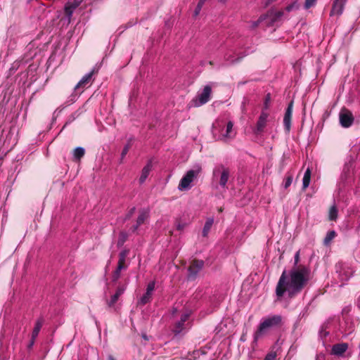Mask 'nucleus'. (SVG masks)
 Returning <instances> with one entry per match:
<instances>
[{
    "mask_svg": "<svg viewBox=\"0 0 360 360\" xmlns=\"http://www.w3.org/2000/svg\"><path fill=\"white\" fill-rule=\"evenodd\" d=\"M348 349L347 343H339L333 346L331 354L335 356H342Z\"/></svg>",
    "mask_w": 360,
    "mask_h": 360,
    "instance_id": "17",
    "label": "nucleus"
},
{
    "mask_svg": "<svg viewBox=\"0 0 360 360\" xmlns=\"http://www.w3.org/2000/svg\"><path fill=\"white\" fill-rule=\"evenodd\" d=\"M108 360H115V359L112 355H109L108 356Z\"/></svg>",
    "mask_w": 360,
    "mask_h": 360,
    "instance_id": "43",
    "label": "nucleus"
},
{
    "mask_svg": "<svg viewBox=\"0 0 360 360\" xmlns=\"http://www.w3.org/2000/svg\"><path fill=\"white\" fill-rule=\"evenodd\" d=\"M292 106H293L292 102L290 103L288 106V108H287V109H286V111H285V115H284V117H283L284 127L286 129V131H290V127H291V118H292Z\"/></svg>",
    "mask_w": 360,
    "mask_h": 360,
    "instance_id": "15",
    "label": "nucleus"
},
{
    "mask_svg": "<svg viewBox=\"0 0 360 360\" xmlns=\"http://www.w3.org/2000/svg\"><path fill=\"white\" fill-rule=\"evenodd\" d=\"M309 280V270L304 266H298L290 273V278L284 271L277 283L276 294L281 298L285 293L289 297H294L300 292Z\"/></svg>",
    "mask_w": 360,
    "mask_h": 360,
    "instance_id": "1",
    "label": "nucleus"
},
{
    "mask_svg": "<svg viewBox=\"0 0 360 360\" xmlns=\"http://www.w3.org/2000/svg\"><path fill=\"white\" fill-rule=\"evenodd\" d=\"M316 1L317 0H305L304 8L306 9H309V8L314 6L316 4Z\"/></svg>",
    "mask_w": 360,
    "mask_h": 360,
    "instance_id": "35",
    "label": "nucleus"
},
{
    "mask_svg": "<svg viewBox=\"0 0 360 360\" xmlns=\"http://www.w3.org/2000/svg\"><path fill=\"white\" fill-rule=\"evenodd\" d=\"M129 253L128 250H123L119 254V260L117 264V267L112 274V280L113 281H116L119 279L120 276V272L122 269H127V266L125 264L126 257Z\"/></svg>",
    "mask_w": 360,
    "mask_h": 360,
    "instance_id": "7",
    "label": "nucleus"
},
{
    "mask_svg": "<svg viewBox=\"0 0 360 360\" xmlns=\"http://www.w3.org/2000/svg\"><path fill=\"white\" fill-rule=\"evenodd\" d=\"M84 153L85 151L83 148L77 147L74 150V157L76 159L79 160L81 158L84 156Z\"/></svg>",
    "mask_w": 360,
    "mask_h": 360,
    "instance_id": "31",
    "label": "nucleus"
},
{
    "mask_svg": "<svg viewBox=\"0 0 360 360\" xmlns=\"http://www.w3.org/2000/svg\"><path fill=\"white\" fill-rule=\"evenodd\" d=\"M186 226V223L178 222L176 224V229L179 231H183L185 229Z\"/></svg>",
    "mask_w": 360,
    "mask_h": 360,
    "instance_id": "36",
    "label": "nucleus"
},
{
    "mask_svg": "<svg viewBox=\"0 0 360 360\" xmlns=\"http://www.w3.org/2000/svg\"><path fill=\"white\" fill-rule=\"evenodd\" d=\"M347 0H333L332 8L330 12V16H340L343 13L344 7Z\"/></svg>",
    "mask_w": 360,
    "mask_h": 360,
    "instance_id": "11",
    "label": "nucleus"
},
{
    "mask_svg": "<svg viewBox=\"0 0 360 360\" xmlns=\"http://www.w3.org/2000/svg\"><path fill=\"white\" fill-rule=\"evenodd\" d=\"M335 236H336V233L334 231H329L327 233L326 238H324V244L326 245L330 244V243L331 242V240H333L334 239Z\"/></svg>",
    "mask_w": 360,
    "mask_h": 360,
    "instance_id": "30",
    "label": "nucleus"
},
{
    "mask_svg": "<svg viewBox=\"0 0 360 360\" xmlns=\"http://www.w3.org/2000/svg\"><path fill=\"white\" fill-rule=\"evenodd\" d=\"M269 117V113L266 111H262L259 117V119L256 124L255 131V132L257 134L262 133L264 130V128L266 126L267 119Z\"/></svg>",
    "mask_w": 360,
    "mask_h": 360,
    "instance_id": "12",
    "label": "nucleus"
},
{
    "mask_svg": "<svg viewBox=\"0 0 360 360\" xmlns=\"http://www.w3.org/2000/svg\"><path fill=\"white\" fill-rule=\"evenodd\" d=\"M143 338L146 340H147V338H146V335H143Z\"/></svg>",
    "mask_w": 360,
    "mask_h": 360,
    "instance_id": "44",
    "label": "nucleus"
},
{
    "mask_svg": "<svg viewBox=\"0 0 360 360\" xmlns=\"http://www.w3.org/2000/svg\"><path fill=\"white\" fill-rule=\"evenodd\" d=\"M233 124L231 121H229L226 124L223 120H217L213 124L214 131H219L220 132L219 139L226 141L232 139L236 132L233 129Z\"/></svg>",
    "mask_w": 360,
    "mask_h": 360,
    "instance_id": "4",
    "label": "nucleus"
},
{
    "mask_svg": "<svg viewBox=\"0 0 360 360\" xmlns=\"http://www.w3.org/2000/svg\"><path fill=\"white\" fill-rule=\"evenodd\" d=\"M148 216V212L146 210H142L141 212H140L136 220V224L133 227V231H136L138 227L143 224L147 220Z\"/></svg>",
    "mask_w": 360,
    "mask_h": 360,
    "instance_id": "19",
    "label": "nucleus"
},
{
    "mask_svg": "<svg viewBox=\"0 0 360 360\" xmlns=\"http://www.w3.org/2000/svg\"><path fill=\"white\" fill-rule=\"evenodd\" d=\"M264 15L266 20V26H271L279 21L285 15L283 10H270Z\"/></svg>",
    "mask_w": 360,
    "mask_h": 360,
    "instance_id": "8",
    "label": "nucleus"
},
{
    "mask_svg": "<svg viewBox=\"0 0 360 360\" xmlns=\"http://www.w3.org/2000/svg\"><path fill=\"white\" fill-rule=\"evenodd\" d=\"M282 316L281 315H273L262 319L257 330L254 334V340L257 342L262 335L266 334L271 329L281 326Z\"/></svg>",
    "mask_w": 360,
    "mask_h": 360,
    "instance_id": "2",
    "label": "nucleus"
},
{
    "mask_svg": "<svg viewBox=\"0 0 360 360\" xmlns=\"http://www.w3.org/2000/svg\"><path fill=\"white\" fill-rule=\"evenodd\" d=\"M276 355L274 354H269L265 357L264 360H275Z\"/></svg>",
    "mask_w": 360,
    "mask_h": 360,
    "instance_id": "39",
    "label": "nucleus"
},
{
    "mask_svg": "<svg viewBox=\"0 0 360 360\" xmlns=\"http://www.w3.org/2000/svg\"><path fill=\"white\" fill-rule=\"evenodd\" d=\"M155 281H151L148 284L146 293L140 299V304L144 305L150 301L153 292L155 290Z\"/></svg>",
    "mask_w": 360,
    "mask_h": 360,
    "instance_id": "13",
    "label": "nucleus"
},
{
    "mask_svg": "<svg viewBox=\"0 0 360 360\" xmlns=\"http://www.w3.org/2000/svg\"><path fill=\"white\" fill-rule=\"evenodd\" d=\"M266 17L264 15H261L257 20L250 22V27L252 29H255L261 23H264L266 26Z\"/></svg>",
    "mask_w": 360,
    "mask_h": 360,
    "instance_id": "25",
    "label": "nucleus"
},
{
    "mask_svg": "<svg viewBox=\"0 0 360 360\" xmlns=\"http://www.w3.org/2000/svg\"><path fill=\"white\" fill-rule=\"evenodd\" d=\"M191 312L188 310L183 312L181 315L180 321L182 323H185L188 319L189 316H191Z\"/></svg>",
    "mask_w": 360,
    "mask_h": 360,
    "instance_id": "32",
    "label": "nucleus"
},
{
    "mask_svg": "<svg viewBox=\"0 0 360 360\" xmlns=\"http://www.w3.org/2000/svg\"><path fill=\"white\" fill-rule=\"evenodd\" d=\"M78 6L77 4H73V3H71L70 1H68L65 6V14L70 17L72 14V12L73 11L77 8V6Z\"/></svg>",
    "mask_w": 360,
    "mask_h": 360,
    "instance_id": "24",
    "label": "nucleus"
},
{
    "mask_svg": "<svg viewBox=\"0 0 360 360\" xmlns=\"http://www.w3.org/2000/svg\"><path fill=\"white\" fill-rule=\"evenodd\" d=\"M125 290L124 286H120L117 288L116 292L111 297L110 300L107 302L108 305L111 307L117 302L120 295H122Z\"/></svg>",
    "mask_w": 360,
    "mask_h": 360,
    "instance_id": "18",
    "label": "nucleus"
},
{
    "mask_svg": "<svg viewBox=\"0 0 360 360\" xmlns=\"http://www.w3.org/2000/svg\"><path fill=\"white\" fill-rule=\"evenodd\" d=\"M211 94V87L208 85L205 86L203 89L192 100L193 105L194 107H199L205 104L210 101Z\"/></svg>",
    "mask_w": 360,
    "mask_h": 360,
    "instance_id": "5",
    "label": "nucleus"
},
{
    "mask_svg": "<svg viewBox=\"0 0 360 360\" xmlns=\"http://www.w3.org/2000/svg\"><path fill=\"white\" fill-rule=\"evenodd\" d=\"M300 259V252H297L295 255V263L297 264Z\"/></svg>",
    "mask_w": 360,
    "mask_h": 360,
    "instance_id": "41",
    "label": "nucleus"
},
{
    "mask_svg": "<svg viewBox=\"0 0 360 360\" xmlns=\"http://www.w3.org/2000/svg\"><path fill=\"white\" fill-rule=\"evenodd\" d=\"M270 94H267L266 96V98H265V102H264V108L265 110L268 109L269 108V103L270 101Z\"/></svg>",
    "mask_w": 360,
    "mask_h": 360,
    "instance_id": "37",
    "label": "nucleus"
},
{
    "mask_svg": "<svg viewBox=\"0 0 360 360\" xmlns=\"http://www.w3.org/2000/svg\"><path fill=\"white\" fill-rule=\"evenodd\" d=\"M34 341H35V340H33L32 338L31 339V341H30V347H32L34 345Z\"/></svg>",
    "mask_w": 360,
    "mask_h": 360,
    "instance_id": "42",
    "label": "nucleus"
},
{
    "mask_svg": "<svg viewBox=\"0 0 360 360\" xmlns=\"http://www.w3.org/2000/svg\"><path fill=\"white\" fill-rule=\"evenodd\" d=\"M338 217V209L335 205L330 207L329 211V219L330 220L335 221Z\"/></svg>",
    "mask_w": 360,
    "mask_h": 360,
    "instance_id": "29",
    "label": "nucleus"
},
{
    "mask_svg": "<svg viewBox=\"0 0 360 360\" xmlns=\"http://www.w3.org/2000/svg\"><path fill=\"white\" fill-rule=\"evenodd\" d=\"M352 271H347L346 273H345V277H342V280H347L351 276H352Z\"/></svg>",
    "mask_w": 360,
    "mask_h": 360,
    "instance_id": "40",
    "label": "nucleus"
},
{
    "mask_svg": "<svg viewBox=\"0 0 360 360\" xmlns=\"http://www.w3.org/2000/svg\"><path fill=\"white\" fill-rule=\"evenodd\" d=\"M204 262L201 260H193L188 267L190 276H195L203 267Z\"/></svg>",
    "mask_w": 360,
    "mask_h": 360,
    "instance_id": "16",
    "label": "nucleus"
},
{
    "mask_svg": "<svg viewBox=\"0 0 360 360\" xmlns=\"http://www.w3.org/2000/svg\"><path fill=\"white\" fill-rule=\"evenodd\" d=\"M217 173L221 174L219 179L220 186H222L223 188H225L229 177V169L225 168L223 165H220L214 170V176L217 175Z\"/></svg>",
    "mask_w": 360,
    "mask_h": 360,
    "instance_id": "10",
    "label": "nucleus"
},
{
    "mask_svg": "<svg viewBox=\"0 0 360 360\" xmlns=\"http://www.w3.org/2000/svg\"><path fill=\"white\" fill-rule=\"evenodd\" d=\"M213 223H214L213 218H209L207 219V221L205 224V226L203 227V229H202V236L204 237L207 236V235L212 226Z\"/></svg>",
    "mask_w": 360,
    "mask_h": 360,
    "instance_id": "23",
    "label": "nucleus"
},
{
    "mask_svg": "<svg viewBox=\"0 0 360 360\" xmlns=\"http://www.w3.org/2000/svg\"><path fill=\"white\" fill-rule=\"evenodd\" d=\"M186 328L185 327V323H182L181 321L176 323V324L174 326L173 332L175 334H179L184 330Z\"/></svg>",
    "mask_w": 360,
    "mask_h": 360,
    "instance_id": "27",
    "label": "nucleus"
},
{
    "mask_svg": "<svg viewBox=\"0 0 360 360\" xmlns=\"http://www.w3.org/2000/svg\"><path fill=\"white\" fill-rule=\"evenodd\" d=\"M206 0H200L198 5H197V7L195 8V10L194 11V15H198L200 11H201V8L203 6V4H205Z\"/></svg>",
    "mask_w": 360,
    "mask_h": 360,
    "instance_id": "33",
    "label": "nucleus"
},
{
    "mask_svg": "<svg viewBox=\"0 0 360 360\" xmlns=\"http://www.w3.org/2000/svg\"><path fill=\"white\" fill-rule=\"evenodd\" d=\"M299 8V4L297 3V1H294L292 3H291L290 4L288 5L285 9H284V13L285 12H291L292 11H295V10H297Z\"/></svg>",
    "mask_w": 360,
    "mask_h": 360,
    "instance_id": "28",
    "label": "nucleus"
},
{
    "mask_svg": "<svg viewBox=\"0 0 360 360\" xmlns=\"http://www.w3.org/2000/svg\"><path fill=\"white\" fill-rule=\"evenodd\" d=\"M97 71L95 69L92 70L89 73L85 75L81 80L78 82L77 86H75L76 89H83L88 86L91 82L92 76Z\"/></svg>",
    "mask_w": 360,
    "mask_h": 360,
    "instance_id": "14",
    "label": "nucleus"
},
{
    "mask_svg": "<svg viewBox=\"0 0 360 360\" xmlns=\"http://www.w3.org/2000/svg\"><path fill=\"white\" fill-rule=\"evenodd\" d=\"M129 253L128 250H123L119 254V260L117 264V267L112 274V280L113 281H116L119 279L120 276V272L122 269H127V266L125 264L126 257Z\"/></svg>",
    "mask_w": 360,
    "mask_h": 360,
    "instance_id": "6",
    "label": "nucleus"
},
{
    "mask_svg": "<svg viewBox=\"0 0 360 360\" xmlns=\"http://www.w3.org/2000/svg\"><path fill=\"white\" fill-rule=\"evenodd\" d=\"M201 171L202 167L200 165H196L191 169L188 170L181 178L178 189L181 191L189 190L192 187V183L197 179Z\"/></svg>",
    "mask_w": 360,
    "mask_h": 360,
    "instance_id": "3",
    "label": "nucleus"
},
{
    "mask_svg": "<svg viewBox=\"0 0 360 360\" xmlns=\"http://www.w3.org/2000/svg\"><path fill=\"white\" fill-rule=\"evenodd\" d=\"M340 123L345 128L349 127L354 122V116L351 111L347 108H342L339 115Z\"/></svg>",
    "mask_w": 360,
    "mask_h": 360,
    "instance_id": "9",
    "label": "nucleus"
},
{
    "mask_svg": "<svg viewBox=\"0 0 360 360\" xmlns=\"http://www.w3.org/2000/svg\"><path fill=\"white\" fill-rule=\"evenodd\" d=\"M44 323V319L43 318H39L37 320L35 323L34 328L32 333V337L33 340H35L37 337L38 336L39 331L43 326Z\"/></svg>",
    "mask_w": 360,
    "mask_h": 360,
    "instance_id": "20",
    "label": "nucleus"
},
{
    "mask_svg": "<svg viewBox=\"0 0 360 360\" xmlns=\"http://www.w3.org/2000/svg\"><path fill=\"white\" fill-rule=\"evenodd\" d=\"M129 150V145H127L124 147L123 150H122V158H124L127 153H128Z\"/></svg>",
    "mask_w": 360,
    "mask_h": 360,
    "instance_id": "38",
    "label": "nucleus"
},
{
    "mask_svg": "<svg viewBox=\"0 0 360 360\" xmlns=\"http://www.w3.org/2000/svg\"><path fill=\"white\" fill-rule=\"evenodd\" d=\"M128 238V234L124 231H121L117 239V246L121 247L124 245Z\"/></svg>",
    "mask_w": 360,
    "mask_h": 360,
    "instance_id": "26",
    "label": "nucleus"
},
{
    "mask_svg": "<svg viewBox=\"0 0 360 360\" xmlns=\"http://www.w3.org/2000/svg\"><path fill=\"white\" fill-rule=\"evenodd\" d=\"M152 169V164L151 162H148L142 169L141 174L139 179L141 183H143L147 177L148 176L150 171Z\"/></svg>",
    "mask_w": 360,
    "mask_h": 360,
    "instance_id": "21",
    "label": "nucleus"
},
{
    "mask_svg": "<svg viewBox=\"0 0 360 360\" xmlns=\"http://www.w3.org/2000/svg\"><path fill=\"white\" fill-rule=\"evenodd\" d=\"M311 179V169L307 168L303 177L302 188L305 190L309 185Z\"/></svg>",
    "mask_w": 360,
    "mask_h": 360,
    "instance_id": "22",
    "label": "nucleus"
},
{
    "mask_svg": "<svg viewBox=\"0 0 360 360\" xmlns=\"http://www.w3.org/2000/svg\"><path fill=\"white\" fill-rule=\"evenodd\" d=\"M292 182V176L288 175L285 177V181H284V188H288Z\"/></svg>",
    "mask_w": 360,
    "mask_h": 360,
    "instance_id": "34",
    "label": "nucleus"
}]
</instances>
